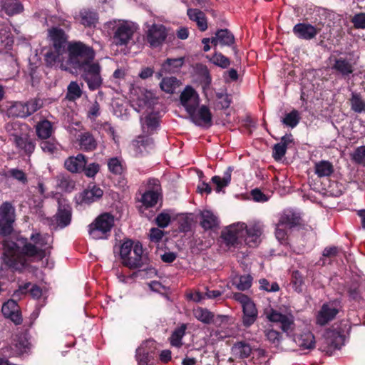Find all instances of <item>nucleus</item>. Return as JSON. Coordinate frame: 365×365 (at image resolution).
Instances as JSON below:
<instances>
[{
	"label": "nucleus",
	"mask_w": 365,
	"mask_h": 365,
	"mask_svg": "<svg viewBox=\"0 0 365 365\" xmlns=\"http://www.w3.org/2000/svg\"><path fill=\"white\" fill-rule=\"evenodd\" d=\"M48 234L34 231L29 238L19 236L17 242L4 240L1 242L2 264L13 272L23 273L31 267V263L43 260L48 248Z\"/></svg>",
	"instance_id": "obj_1"
},
{
	"label": "nucleus",
	"mask_w": 365,
	"mask_h": 365,
	"mask_svg": "<svg viewBox=\"0 0 365 365\" xmlns=\"http://www.w3.org/2000/svg\"><path fill=\"white\" fill-rule=\"evenodd\" d=\"M67 66L71 72H78L93 62L96 52L93 48L80 41H72L67 44Z\"/></svg>",
	"instance_id": "obj_2"
},
{
	"label": "nucleus",
	"mask_w": 365,
	"mask_h": 365,
	"mask_svg": "<svg viewBox=\"0 0 365 365\" xmlns=\"http://www.w3.org/2000/svg\"><path fill=\"white\" fill-rule=\"evenodd\" d=\"M120 255L123 264L130 269L140 268L148 263V258L143 255L140 242L133 245L131 240L125 241L120 247Z\"/></svg>",
	"instance_id": "obj_3"
},
{
	"label": "nucleus",
	"mask_w": 365,
	"mask_h": 365,
	"mask_svg": "<svg viewBox=\"0 0 365 365\" xmlns=\"http://www.w3.org/2000/svg\"><path fill=\"white\" fill-rule=\"evenodd\" d=\"M109 26L113 34V43L118 46H127L137 29L132 22L125 20L110 21Z\"/></svg>",
	"instance_id": "obj_4"
},
{
	"label": "nucleus",
	"mask_w": 365,
	"mask_h": 365,
	"mask_svg": "<svg viewBox=\"0 0 365 365\" xmlns=\"http://www.w3.org/2000/svg\"><path fill=\"white\" fill-rule=\"evenodd\" d=\"M114 225V217L108 212L98 216L88 226V233L95 240L107 238Z\"/></svg>",
	"instance_id": "obj_5"
},
{
	"label": "nucleus",
	"mask_w": 365,
	"mask_h": 365,
	"mask_svg": "<svg viewBox=\"0 0 365 365\" xmlns=\"http://www.w3.org/2000/svg\"><path fill=\"white\" fill-rule=\"evenodd\" d=\"M245 228L243 222L230 225L222 230L220 237L227 247H236L245 237Z\"/></svg>",
	"instance_id": "obj_6"
},
{
	"label": "nucleus",
	"mask_w": 365,
	"mask_h": 365,
	"mask_svg": "<svg viewBox=\"0 0 365 365\" xmlns=\"http://www.w3.org/2000/svg\"><path fill=\"white\" fill-rule=\"evenodd\" d=\"M15 220V207L10 202H4L0 205V236L8 237L13 232Z\"/></svg>",
	"instance_id": "obj_7"
},
{
	"label": "nucleus",
	"mask_w": 365,
	"mask_h": 365,
	"mask_svg": "<svg viewBox=\"0 0 365 365\" xmlns=\"http://www.w3.org/2000/svg\"><path fill=\"white\" fill-rule=\"evenodd\" d=\"M233 299L238 302L242 306L243 312V325L246 327H250L256 322L258 316V312L255 304L248 296L241 292L234 293Z\"/></svg>",
	"instance_id": "obj_8"
},
{
	"label": "nucleus",
	"mask_w": 365,
	"mask_h": 365,
	"mask_svg": "<svg viewBox=\"0 0 365 365\" xmlns=\"http://www.w3.org/2000/svg\"><path fill=\"white\" fill-rule=\"evenodd\" d=\"M101 71V66L98 62H92L78 71L91 91H96L101 88L103 83Z\"/></svg>",
	"instance_id": "obj_9"
},
{
	"label": "nucleus",
	"mask_w": 365,
	"mask_h": 365,
	"mask_svg": "<svg viewBox=\"0 0 365 365\" xmlns=\"http://www.w3.org/2000/svg\"><path fill=\"white\" fill-rule=\"evenodd\" d=\"M340 303L338 301H331L324 303L318 312L316 322L320 326H324L332 321L339 312Z\"/></svg>",
	"instance_id": "obj_10"
},
{
	"label": "nucleus",
	"mask_w": 365,
	"mask_h": 365,
	"mask_svg": "<svg viewBox=\"0 0 365 365\" xmlns=\"http://www.w3.org/2000/svg\"><path fill=\"white\" fill-rule=\"evenodd\" d=\"M66 48H51L45 53L44 61L47 67L58 66L63 71H68L67 60H64L63 54Z\"/></svg>",
	"instance_id": "obj_11"
},
{
	"label": "nucleus",
	"mask_w": 365,
	"mask_h": 365,
	"mask_svg": "<svg viewBox=\"0 0 365 365\" xmlns=\"http://www.w3.org/2000/svg\"><path fill=\"white\" fill-rule=\"evenodd\" d=\"M192 122L198 126L210 127L212 125V115L206 106H202L198 110L193 108L192 110L187 112Z\"/></svg>",
	"instance_id": "obj_12"
},
{
	"label": "nucleus",
	"mask_w": 365,
	"mask_h": 365,
	"mask_svg": "<svg viewBox=\"0 0 365 365\" xmlns=\"http://www.w3.org/2000/svg\"><path fill=\"white\" fill-rule=\"evenodd\" d=\"M167 36V31L163 25L153 24L146 33V40L150 47L156 48L165 42Z\"/></svg>",
	"instance_id": "obj_13"
},
{
	"label": "nucleus",
	"mask_w": 365,
	"mask_h": 365,
	"mask_svg": "<svg viewBox=\"0 0 365 365\" xmlns=\"http://www.w3.org/2000/svg\"><path fill=\"white\" fill-rule=\"evenodd\" d=\"M29 343L23 335H17L9 346L1 349L3 354L9 357L17 356L24 354L29 348Z\"/></svg>",
	"instance_id": "obj_14"
},
{
	"label": "nucleus",
	"mask_w": 365,
	"mask_h": 365,
	"mask_svg": "<svg viewBox=\"0 0 365 365\" xmlns=\"http://www.w3.org/2000/svg\"><path fill=\"white\" fill-rule=\"evenodd\" d=\"M267 317L270 322L280 323L281 329L284 332H292L294 329V317L292 314H282L276 310L271 309L267 314Z\"/></svg>",
	"instance_id": "obj_15"
},
{
	"label": "nucleus",
	"mask_w": 365,
	"mask_h": 365,
	"mask_svg": "<svg viewBox=\"0 0 365 365\" xmlns=\"http://www.w3.org/2000/svg\"><path fill=\"white\" fill-rule=\"evenodd\" d=\"M58 210L53 218L56 225L59 228H64L70 225L72 218V209L68 204H63L58 200Z\"/></svg>",
	"instance_id": "obj_16"
},
{
	"label": "nucleus",
	"mask_w": 365,
	"mask_h": 365,
	"mask_svg": "<svg viewBox=\"0 0 365 365\" xmlns=\"http://www.w3.org/2000/svg\"><path fill=\"white\" fill-rule=\"evenodd\" d=\"M321 29L309 23H298L293 27L294 34L299 38L311 40L320 32Z\"/></svg>",
	"instance_id": "obj_17"
},
{
	"label": "nucleus",
	"mask_w": 365,
	"mask_h": 365,
	"mask_svg": "<svg viewBox=\"0 0 365 365\" xmlns=\"http://www.w3.org/2000/svg\"><path fill=\"white\" fill-rule=\"evenodd\" d=\"M1 312L6 318L10 319L16 325H19L23 322L17 302L14 299H9L3 304Z\"/></svg>",
	"instance_id": "obj_18"
},
{
	"label": "nucleus",
	"mask_w": 365,
	"mask_h": 365,
	"mask_svg": "<svg viewBox=\"0 0 365 365\" xmlns=\"http://www.w3.org/2000/svg\"><path fill=\"white\" fill-rule=\"evenodd\" d=\"M181 104L185 107L187 112L192 110L193 108H197L199 98L195 91L190 86H187L180 94Z\"/></svg>",
	"instance_id": "obj_19"
},
{
	"label": "nucleus",
	"mask_w": 365,
	"mask_h": 365,
	"mask_svg": "<svg viewBox=\"0 0 365 365\" xmlns=\"http://www.w3.org/2000/svg\"><path fill=\"white\" fill-rule=\"evenodd\" d=\"M87 163L86 158L83 154H78L76 156H70L64 162L65 168L72 173H80L83 172L84 165Z\"/></svg>",
	"instance_id": "obj_20"
},
{
	"label": "nucleus",
	"mask_w": 365,
	"mask_h": 365,
	"mask_svg": "<svg viewBox=\"0 0 365 365\" xmlns=\"http://www.w3.org/2000/svg\"><path fill=\"white\" fill-rule=\"evenodd\" d=\"M150 135H140L133 141V145L137 155H143L154 148V140Z\"/></svg>",
	"instance_id": "obj_21"
},
{
	"label": "nucleus",
	"mask_w": 365,
	"mask_h": 365,
	"mask_svg": "<svg viewBox=\"0 0 365 365\" xmlns=\"http://www.w3.org/2000/svg\"><path fill=\"white\" fill-rule=\"evenodd\" d=\"M48 36L52 41V46L58 48H65L68 36L63 29L58 27H52L48 31Z\"/></svg>",
	"instance_id": "obj_22"
},
{
	"label": "nucleus",
	"mask_w": 365,
	"mask_h": 365,
	"mask_svg": "<svg viewBox=\"0 0 365 365\" xmlns=\"http://www.w3.org/2000/svg\"><path fill=\"white\" fill-rule=\"evenodd\" d=\"M235 43V36L227 29H219L216 31L215 36L212 37V44L214 46L220 45L222 46H232Z\"/></svg>",
	"instance_id": "obj_23"
},
{
	"label": "nucleus",
	"mask_w": 365,
	"mask_h": 365,
	"mask_svg": "<svg viewBox=\"0 0 365 365\" xmlns=\"http://www.w3.org/2000/svg\"><path fill=\"white\" fill-rule=\"evenodd\" d=\"M193 314L197 320L206 324H210L212 322H214L216 324L217 323V321H220V322L227 321V316L220 315L217 316V319L214 320V314L208 309L202 307H198L194 309Z\"/></svg>",
	"instance_id": "obj_24"
},
{
	"label": "nucleus",
	"mask_w": 365,
	"mask_h": 365,
	"mask_svg": "<svg viewBox=\"0 0 365 365\" xmlns=\"http://www.w3.org/2000/svg\"><path fill=\"white\" fill-rule=\"evenodd\" d=\"M340 336L337 333L328 332L324 337L319 349L324 352L331 353L339 349Z\"/></svg>",
	"instance_id": "obj_25"
},
{
	"label": "nucleus",
	"mask_w": 365,
	"mask_h": 365,
	"mask_svg": "<svg viewBox=\"0 0 365 365\" xmlns=\"http://www.w3.org/2000/svg\"><path fill=\"white\" fill-rule=\"evenodd\" d=\"M200 224L205 231L213 230L219 227V220L211 211L204 210L200 214Z\"/></svg>",
	"instance_id": "obj_26"
},
{
	"label": "nucleus",
	"mask_w": 365,
	"mask_h": 365,
	"mask_svg": "<svg viewBox=\"0 0 365 365\" xmlns=\"http://www.w3.org/2000/svg\"><path fill=\"white\" fill-rule=\"evenodd\" d=\"M35 129L37 137L41 140L49 139L54 132L53 123L46 119L38 122Z\"/></svg>",
	"instance_id": "obj_27"
},
{
	"label": "nucleus",
	"mask_w": 365,
	"mask_h": 365,
	"mask_svg": "<svg viewBox=\"0 0 365 365\" xmlns=\"http://www.w3.org/2000/svg\"><path fill=\"white\" fill-rule=\"evenodd\" d=\"M187 14L190 19L196 22L198 29L201 31H205L207 29V22L205 14L197 9H188Z\"/></svg>",
	"instance_id": "obj_28"
},
{
	"label": "nucleus",
	"mask_w": 365,
	"mask_h": 365,
	"mask_svg": "<svg viewBox=\"0 0 365 365\" xmlns=\"http://www.w3.org/2000/svg\"><path fill=\"white\" fill-rule=\"evenodd\" d=\"M0 1L2 10L9 16L19 14L24 10V6L19 0H0Z\"/></svg>",
	"instance_id": "obj_29"
},
{
	"label": "nucleus",
	"mask_w": 365,
	"mask_h": 365,
	"mask_svg": "<svg viewBox=\"0 0 365 365\" xmlns=\"http://www.w3.org/2000/svg\"><path fill=\"white\" fill-rule=\"evenodd\" d=\"M103 194V191L96 186L85 190L81 195V202L85 204L92 203L100 199Z\"/></svg>",
	"instance_id": "obj_30"
},
{
	"label": "nucleus",
	"mask_w": 365,
	"mask_h": 365,
	"mask_svg": "<svg viewBox=\"0 0 365 365\" xmlns=\"http://www.w3.org/2000/svg\"><path fill=\"white\" fill-rule=\"evenodd\" d=\"M81 24L85 26H95L98 20L97 12L90 9H83L79 13Z\"/></svg>",
	"instance_id": "obj_31"
},
{
	"label": "nucleus",
	"mask_w": 365,
	"mask_h": 365,
	"mask_svg": "<svg viewBox=\"0 0 365 365\" xmlns=\"http://www.w3.org/2000/svg\"><path fill=\"white\" fill-rule=\"evenodd\" d=\"M332 69L344 76H349L354 71L352 64L344 58H336Z\"/></svg>",
	"instance_id": "obj_32"
},
{
	"label": "nucleus",
	"mask_w": 365,
	"mask_h": 365,
	"mask_svg": "<svg viewBox=\"0 0 365 365\" xmlns=\"http://www.w3.org/2000/svg\"><path fill=\"white\" fill-rule=\"evenodd\" d=\"M250 345L245 341H237L232 347V354L239 359L248 358L252 353Z\"/></svg>",
	"instance_id": "obj_33"
},
{
	"label": "nucleus",
	"mask_w": 365,
	"mask_h": 365,
	"mask_svg": "<svg viewBox=\"0 0 365 365\" xmlns=\"http://www.w3.org/2000/svg\"><path fill=\"white\" fill-rule=\"evenodd\" d=\"M78 141L81 149L85 151H92L97 147L96 139L89 132L81 133L79 135Z\"/></svg>",
	"instance_id": "obj_34"
},
{
	"label": "nucleus",
	"mask_w": 365,
	"mask_h": 365,
	"mask_svg": "<svg viewBox=\"0 0 365 365\" xmlns=\"http://www.w3.org/2000/svg\"><path fill=\"white\" fill-rule=\"evenodd\" d=\"M334 171L332 163L328 160H321L314 165V173L319 178L329 177Z\"/></svg>",
	"instance_id": "obj_35"
},
{
	"label": "nucleus",
	"mask_w": 365,
	"mask_h": 365,
	"mask_svg": "<svg viewBox=\"0 0 365 365\" xmlns=\"http://www.w3.org/2000/svg\"><path fill=\"white\" fill-rule=\"evenodd\" d=\"M300 217L292 211L284 212L279 218V225L293 227L300 224Z\"/></svg>",
	"instance_id": "obj_36"
},
{
	"label": "nucleus",
	"mask_w": 365,
	"mask_h": 365,
	"mask_svg": "<svg viewBox=\"0 0 365 365\" xmlns=\"http://www.w3.org/2000/svg\"><path fill=\"white\" fill-rule=\"evenodd\" d=\"M183 63V58H168L162 64V71L165 73H175L182 66Z\"/></svg>",
	"instance_id": "obj_37"
},
{
	"label": "nucleus",
	"mask_w": 365,
	"mask_h": 365,
	"mask_svg": "<svg viewBox=\"0 0 365 365\" xmlns=\"http://www.w3.org/2000/svg\"><path fill=\"white\" fill-rule=\"evenodd\" d=\"M232 168L229 167L224 173L223 177L218 175L213 176L211 179L212 182L216 185V192H219L225 187H227L231 181Z\"/></svg>",
	"instance_id": "obj_38"
},
{
	"label": "nucleus",
	"mask_w": 365,
	"mask_h": 365,
	"mask_svg": "<svg viewBox=\"0 0 365 365\" xmlns=\"http://www.w3.org/2000/svg\"><path fill=\"white\" fill-rule=\"evenodd\" d=\"M181 83L175 77L163 78L160 83V88L168 93H174Z\"/></svg>",
	"instance_id": "obj_39"
},
{
	"label": "nucleus",
	"mask_w": 365,
	"mask_h": 365,
	"mask_svg": "<svg viewBox=\"0 0 365 365\" xmlns=\"http://www.w3.org/2000/svg\"><path fill=\"white\" fill-rule=\"evenodd\" d=\"M16 145L23 150L26 154L31 155L35 150L34 142L29 138H23L14 135Z\"/></svg>",
	"instance_id": "obj_40"
},
{
	"label": "nucleus",
	"mask_w": 365,
	"mask_h": 365,
	"mask_svg": "<svg viewBox=\"0 0 365 365\" xmlns=\"http://www.w3.org/2000/svg\"><path fill=\"white\" fill-rule=\"evenodd\" d=\"M298 344L300 347L304 349H314L315 346L314 334L309 331L303 332L298 339Z\"/></svg>",
	"instance_id": "obj_41"
},
{
	"label": "nucleus",
	"mask_w": 365,
	"mask_h": 365,
	"mask_svg": "<svg viewBox=\"0 0 365 365\" xmlns=\"http://www.w3.org/2000/svg\"><path fill=\"white\" fill-rule=\"evenodd\" d=\"M24 106V108H26V111L24 113L17 114V115L21 118H26L34 113L41 108L42 103L39 99L33 98L25 103Z\"/></svg>",
	"instance_id": "obj_42"
},
{
	"label": "nucleus",
	"mask_w": 365,
	"mask_h": 365,
	"mask_svg": "<svg viewBox=\"0 0 365 365\" xmlns=\"http://www.w3.org/2000/svg\"><path fill=\"white\" fill-rule=\"evenodd\" d=\"M301 119L300 113L297 110L293 109L291 112L287 113L282 120V123L292 128L296 127Z\"/></svg>",
	"instance_id": "obj_43"
},
{
	"label": "nucleus",
	"mask_w": 365,
	"mask_h": 365,
	"mask_svg": "<svg viewBox=\"0 0 365 365\" xmlns=\"http://www.w3.org/2000/svg\"><path fill=\"white\" fill-rule=\"evenodd\" d=\"M57 186L62 191L71 192L75 187V182L69 176L61 174L57 176Z\"/></svg>",
	"instance_id": "obj_44"
},
{
	"label": "nucleus",
	"mask_w": 365,
	"mask_h": 365,
	"mask_svg": "<svg viewBox=\"0 0 365 365\" xmlns=\"http://www.w3.org/2000/svg\"><path fill=\"white\" fill-rule=\"evenodd\" d=\"M186 325L182 324L180 327L175 329L170 337L172 346L180 347L182 345V339L185 334Z\"/></svg>",
	"instance_id": "obj_45"
},
{
	"label": "nucleus",
	"mask_w": 365,
	"mask_h": 365,
	"mask_svg": "<svg viewBox=\"0 0 365 365\" xmlns=\"http://www.w3.org/2000/svg\"><path fill=\"white\" fill-rule=\"evenodd\" d=\"M349 101L351 108L355 113H361L365 111V101L362 99L359 93H352Z\"/></svg>",
	"instance_id": "obj_46"
},
{
	"label": "nucleus",
	"mask_w": 365,
	"mask_h": 365,
	"mask_svg": "<svg viewBox=\"0 0 365 365\" xmlns=\"http://www.w3.org/2000/svg\"><path fill=\"white\" fill-rule=\"evenodd\" d=\"M252 277L250 274L237 276L233 279V284L241 291L248 289L252 285Z\"/></svg>",
	"instance_id": "obj_47"
},
{
	"label": "nucleus",
	"mask_w": 365,
	"mask_h": 365,
	"mask_svg": "<svg viewBox=\"0 0 365 365\" xmlns=\"http://www.w3.org/2000/svg\"><path fill=\"white\" fill-rule=\"evenodd\" d=\"M58 143L56 139L42 140L40 143V147L43 153L48 155H53L58 150Z\"/></svg>",
	"instance_id": "obj_48"
},
{
	"label": "nucleus",
	"mask_w": 365,
	"mask_h": 365,
	"mask_svg": "<svg viewBox=\"0 0 365 365\" xmlns=\"http://www.w3.org/2000/svg\"><path fill=\"white\" fill-rule=\"evenodd\" d=\"M291 284L292 285V288L296 292L301 293L302 292L304 280L303 275L298 270L292 272Z\"/></svg>",
	"instance_id": "obj_49"
},
{
	"label": "nucleus",
	"mask_w": 365,
	"mask_h": 365,
	"mask_svg": "<svg viewBox=\"0 0 365 365\" xmlns=\"http://www.w3.org/2000/svg\"><path fill=\"white\" fill-rule=\"evenodd\" d=\"M158 197L157 192L148 190L142 195L141 202L146 207H151L157 203Z\"/></svg>",
	"instance_id": "obj_50"
},
{
	"label": "nucleus",
	"mask_w": 365,
	"mask_h": 365,
	"mask_svg": "<svg viewBox=\"0 0 365 365\" xmlns=\"http://www.w3.org/2000/svg\"><path fill=\"white\" fill-rule=\"evenodd\" d=\"M82 96V90L76 81H71L67 88V98L69 101H75Z\"/></svg>",
	"instance_id": "obj_51"
},
{
	"label": "nucleus",
	"mask_w": 365,
	"mask_h": 365,
	"mask_svg": "<svg viewBox=\"0 0 365 365\" xmlns=\"http://www.w3.org/2000/svg\"><path fill=\"white\" fill-rule=\"evenodd\" d=\"M142 128L144 129V126L146 125L148 128L155 130L159 124V119L155 114L150 113L145 117V118H140Z\"/></svg>",
	"instance_id": "obj_52"
},
{
	"label": "nucleus",
	"mask_w": 365,
	"mask_h": 365,
	"mask_svg": "<svg viewBox=\"0 0 365 365\" xmlns=\"http://www.w3.org/2000/svg\"><path fill=\"white\" fill-rule=\"evenodd\" d=\"M108 170L115 175H121L123 172V166L121 161L117 158H110L108 163Z\"/></svg>",
	"instance_id": "obj_53"
},
{
	"label": "nucleus",
	"mask_w": 365,
	"mask_h": 365,
	"mask_svg": "<svg viewBox=\"0 0 365 365\" xmlns=\"http://www.w3.org/2000/svg\"><path fill=\"white\" fill-rule=\"evenodd\" d=\"M210 61L214 64L223 68H227L230 64V61L228 58L222 55L221 53L217 52L214 53Z\"/></svg>",
	"instance_id": "obj_54"
},
{
	"label": "nucleus",
	"mask_w": 365,
	"mask_h": 365,
	"mask_svg": "<svg viewBox=\"0 0 365 365\" xmlns=\"http://www.w3.org/2000/svg\"><path fill=\"white\" fill-rule=\"evenodd\" d=\"M262 235V229L259 225H254L249 228L246 227L245 228V237H247L243 240L245 242L247 240L248 237L255 238L252 240L254 242H255V240L258 238Z\"/></svg>",
	"instance_id": "obj_55"
},
{
	"label": "nucleus",
	"mask_w": 365,
	"mask_h": 365,
	"mask_svg": "<svg viewBox=\"0 0 365 365\" xmlns=\"http://www.w3.org/2000/svg\"><path fill=\"white\" fill-rule=\"evenodd\" d=\"M351 159L355 163L365 166V145L358 147L351 154Z\"/></svg>",
	"instance_id": "obj_56"
},
{
	"label": "nucleus",
	"mask_w": 365,
	"mask_h": 365,
	"mask_svg": "<svg viewBox=\"0 0 365 365\" xmlns=\"http://www.w3.org/2000/svg\"><path fill=\"white\" fill-rule=\"evenodd\" d=\"M8 175L22 182L23 184H26L27 182V177L25 173L21 170L16 168L11 169L8 171V173L6 174L5 176H7Z\"/></svg>",
	"instance_id": "obj_57"
},
{
	"label": "nucleus",
	"mask_w": 365,
	"mask_h": 365,
	"mask_svg": "<svg viewBox=\"0 0 365 365\" xmlns=\"http://www.w3.org/2000/svg\"><path fill=\"white\" fill-rule=\"evenodd\" d=\"M100 170V165L96 163H90L88 165H84L83 172L86 176L88 178H93Z\"/></svg>",
	"instance_id": "obj_58"
},
{
	"label": "nucleus",
	"mask_w": 365,
	"mask_h": 365,
	"mask_svg": "<svg viewBox=\"0 0 365 365\" xmlns=\"http://www.w3.org/2000/svg\"><path fill=\"white\" fill-rule=\"evenodd\" d=\"M265 336L272 344L278 346L281 339V334L274 329H267L265 331Z\"/></svg>",
	"instance_id": "obj_59"
},
{
	"label": "nucleus",
	"mask_w": 365,
	"mask_h": 365,
	"mask_svg": "<svg viewBox=\"0 0 365 365\" xmlns=\"http://www.w3.org/2000/svg\"><path fill=\"white\" fill-rule=\"evenodd\" d=\"M287 151V148L283 144L277 143L273 147V158L277 160H281L282 158L285 155Z\"/></svg>",
	"instance_id": "obj_60"
},
{
	"label": "nucleus",
	"mask_w": 365,
	"mask_h": 365,
	"mask_svg": "<svg viewBox=\"0 0 365 365\" xmlns=\"http://www.w3.org/2000/svg\"><path fill=\"white\" fill-rule=\"evenodd\" d=\"M351 22L356 29H365V13H359L354 15Z\"/></svg>",
	"instance_id": "obj_61"
},
{
	"label": "nucleus",
	"mask_w": 365,
	"mask_h": 365,
	"mask_svg": "<svg viewBox=\"0 0 365 365\" xmlns=\"http://www.w3.org/2000/svg\"><path fill=\"white\" fill-rule=\"evenodd\" d=\"M155 221L158 227L165 228L170 222V216L168 213L162 212L157 216Z\"/></svg>",
	"instance_id": "obj_62"
},
{
	"label": "nucleus",
	"mask_w": 365,
	"mask_h": 365,
	"mask_svg": "<svg viewBox=\"0 0 365 365\" xmlns=\"http://www.w3.org/2000/svg\"><path fill=\"white\" fill-rule=\"evenodd\" d=\"M260 288L267 292H277L279 289V287L277 282L272 283L271 285L266 279L259 280Z\"/></svg>",
	"instance_id": "obj_63"
},
{
	"label": "nucleus",
	"mask_w": 365,
	"mask_h": 365,
	"mask_svg": "<svg viewBox=\"0 0 365 365\" xmlns=\"http://www.w3.org/2000/svg\"><path fill=\"white\" fill-rule=\"evenodd\" d=\"M100 110H101L100 104L96 101L92 104V106H91V108H89V110L87 113L88 118H90L91 120H94L98 116L100 115V113H101Z\"/></svg>",
	"instance_id": "obj_64"
}]
</instances>
